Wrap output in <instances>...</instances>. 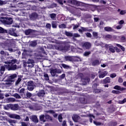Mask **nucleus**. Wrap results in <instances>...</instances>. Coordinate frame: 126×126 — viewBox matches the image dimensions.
I'll return each instance as SVG.
<instances>
[{
    "label": "nucleus",
    "instance_id": "nucleus-61",
    "mask_svg": "<svg viewBox=\"0 0 126 126\" xmlns=\"http://www.w3.org/2000/svg\"><path fill=\"white\" fill-rule=\"evenodd\" d=\"M9 33L10 34V35H13L14 36H15V33H14V32H11V30H9Z\"/></svg>",
    "mask_w": 126,
    "mask_h": 126
},
{
    "label": "nucleus",
    "instance_id": "nucleus-28",
    "mask_svg": "<svg viewBox=\"0 0 126 126\" xmlns=\"http://www.w3.org/2000/svg\"><path fill=\"white\" fill-rule=\"evenodd\" d=\"M4 109H5V110H9V109H11V104H9L4 106Z\"/></svg>",
    "mask_w": 126,
    "mask_h": 126
},
{
    "label": "nucleus",
    "instance_id": "nucleus-38",
    "mask_svg": "<svg viewBox=\"0 0 126 126\" xmlns=\"http://www.w3.org/2000/svg\"><path fill=\"white\" fill-rule=\"evenodd\" d=\"M58 120H59V122H63V116H62V115H59Z\"/></svg>",
    "mask_w": 126,
    "mask_h": 126
},
{
    "label": "nucleus",
    "instance_id": "nucleus-35",
    "mask_svg": "<svg viewBox=\"0 0 126 126\" xmlns=\"http://www.w3.org/2000/svg\"><path fill=\"white\" fill-rule=\"evenodd\" d=\"M73 39H74V38H77L78 37H80V35H79V34L78 33H74L73 34Z\"/></svg>",
    "mask_w": 126,
    "mask_h": 126
},
{
    "label": "nucleus",
    "instance_id": "nucleus-1",
    "mask_svg": "<svg viewBox=\"0 0 126 126\" xmlns=\"http://www.w3.org/2000/svg\"><path fill=\"white\" fill-rule=\"evenodd\" d=\"M15 63H16V60H11V62H5L4 63H5L6 65L1 66L0 72L1 74L3 73V71L5 70V68H7L8 70H15L17 68V65L14 64Z\"/></svg>",
    "mask_w": 126,
    "mask_h": 126
},
{
    "label": "nucleus",
    "instance_id": "nucleus-8",
    "mask_svg": "<svg viewBox=\"0 0 126 126\" xmlns=\"http://www.w3.org/2000/svg\"><path fill=\"white\" fill-rule=\"evenodd\" d=\"M5 49L6 50H8L10 53H12V52H14L13 49H12V48L11 47V44L8 43L6 44L5 46Z\"/></svg>",
    "mask_w": 126,
    "mask_h": 126
},
{
    "label": "nucleus",
    "instance_id": "nucleus-53",
    "mask_svg": "<svg viewBox=\"0 0 126 126\" xmlns=\"http://www.w3.org/2000/svg\"><path fill=\"white\" fill-rule=\"evenodd\" d=\"M5 32V30H3L2 28L0 27V33H4Z\"/></svg>",
    "mask_w": 126,
    "mask_h": 126
},
{
    "label": "nucleus",
    "instance_id": "nucleus-56",
    "mask_svg": "<svg viewBox=\"0 0 126 126\" xmlns=\"http://www.w3.org/2000/svg\"><path fill=\"white\" fill-rule=\"evenodd\" d=\"M124 23H125V21H124V20H121L119 22V24H120V25H123V24H124Z\"/></svg>",
    "mask_w": 126,
    "mask_h": 126
},
{
    "label": "nucleus",
    "instance_id": "nucleus-44",
    "mask_svg": "<svg viewBox=\"0 0 126 126\" xmlns=\"http://www.w3.org/2000/svg\"><path fill=\"white\" fill-rule=\"evenodd\" d=\"M91 54V52L90 51L89 52H85L84 56H85V57L87 56H89V55H90Z\"/></svg>",
    "mask_w": 126,
    "mask_h": 126
},
{
    "label": "nucleus",
    "instance_id": "nucleus-14",
    "mask_svg": "<svg viewBox=\"0 0 126 126\" xmlns=\"http://www.w3.org/2000/svg\"><path fill=\"white\" fill-rule=\"evenodd\" d=\"M108 74V72L104 71L101 72L100 74L99 75V78H104Z\"/></svg>",
    "mask_w": 126,
    "mask_h": 126
},
{
    "label": "nucleus",
    "instance_id": "nucleus-2",
    "mask_svg": "<svg viewBox=\"0 0 126 126\" xmlns=\"http://www.w3.org/2000/svg\"><path fill=\"white\" fill-rule=\"evenodd\" d=\"M35 87H36V85L35 84V83L33 82V81H31L28 82V89L29 91H33Z\"/></svg>",
    "mask_w": 126,
    "mask_h": 126
},
{
    "label": "nucleus",
    "instance_id": "nucleus-50",
    "mask_svg": "<svg viewBox=\"0 0 126 126\" xmlns=\"http://www.w3.org/2000/svg\"><path fill=\"white\" fill-rule=\"evenodd\" d=\"M65 25L63 24L59 25V28H65Z\"/></svg>",
    "mask_w": 126,
    "mask_h": 126
},
{
    "label": "nucleus",
    "instance_id": "nucleus-27",
    "mask_svg": "<svg viewBox=\"0 0 126 126\" xmlns=\"http://www.w3.org/2000/svg\"><path fill=\"white\" fill-rule=\"evenodd\" d=\"M100 64V62L98 60H94L92 63L93 65H98V64Z\"/></svg>",
    "mask_w": 126,
    "mask_h": 126
},
{
    "label": "nucleus",
    "instance_id": "nucleus-17",
    "mask_svg": "<svg viewBox=\"0 0 126 126\" xmlns=\"http://www.w3.org/2000/svg\"><path fill=\"white\" fill-rule=\"evenodd\" d=\"M57 73H59V72H58V70L57 69H53L51 71L52 76H56V74H57Z\"/></svg>",
    "mask_w": 126,
    "mask_h": 126
},
{
    "label": "nucleus",
    "instance_id": "nucleus-15",
    "mask_svg": "<svg viewBox=\"0 0 126 126\" xmlns=\"http://www.w3.org/2000/svg\"><path fill=\"white\" fill-rule=\"evenodd\" d=\"M72 119L74 122H75V123H77V122H78V120H79L80 118L79 117V116H78V115H73V116L72 117Z\"/></svg>",
    "mask_w": 126,
    "mask_h": 126
},
{
    "label": "nucleus",
    "instance_id": "nucleus-16",
    "mask_svg": "<svg viewBox=\"0 0 126 126\" xmlns=\"http://www.w3.org/2000/svg\"><path fill=\"white\" fill-rule=\"evenodd\" d=\"M114 89H116L117 90H120V91H123L124 90H125V88H121L120 86H115L114 87Z\"/></svg>",
    "mask_w": 126,
    "mask_h": 126
},
{
    "label": "nucleus",
    "instance_id": "nucleus-22",
    "mask_svg": "<svg viewBox=\"0 0 126 126\" xmlns=\"http://www.w3.org/2000/svg\"><path fill=\"white\" fill-rule=\"evenodd\" d=\"M44 95H45V91L44 90H41L38 93V96L39 97L43 96Z\"/></svg>",
    "mask_w": 126,
    "mask_h": 126
},
{
    "label": "nucleus",
    "instance_id": "nucleus-23",
    "mask_svg": "<svg viewBox=\"0 0 126 126\" xmlns=\"http://www.w3.org/2000/svg\"><path fill=\"white\" fill-rule=\"evenodd\" d=\"M104 30L107 32H111L113 31V29L110 27H106L104 28Z\"/></svg>",
    "mask_w": 126,
    "mask_h": 126
},
{
    "label": "nucleus",
    "instance_id": "nucleus-46",
    "mask_svg": "<svg viewBox=\"0 0 126 126\" xmlns=\"http://www.w3.org/2000/svg\"><path fill=\"white\" fill-rule=\"evenodd\" d=\"M15 97L17 98V99H20L21 98V96L18 94H15Z\"/></svg>",
    "mask_w": 126,
    "mask_h": 126
},
{
    "label": "nucleus",
    "instance_id": "nucleus-13",
    "mask_svg": "<svg viewBox=\"0 0 126 126\" xmlns=\"http://www.w3.org/2000/svg\"><path fill=\"white\" fill-rule=\"evenodd\" d=\"M30 17L32 20H34L38 17V14L36 13H32L30 16Z\"/></svg>",
    "mask_w": 126,
    "mask_h": 126
},
{
    "label": "nucleus",
    "instance_id": "nucleus-60",
    "mask_svg": "<svg viewBox=\"0 0 126 126\" xmlns=\"http://www.w3.org/2000/svg\"><path fill=\"white\" fill-rule=\"evenodd\" d=\"M62 66L64 68H68V66L64 64H62Z\"/></svg>",
    "mask_w": 126,
    "mask_h": 126
},
{
    "label": "nucleus",
    "instance_id": "nucleus-58",
    "mask_svg": "<svg viewBox=\"0 0 126 126\" xmlns=\"http://www.w3.org/2000/svg\"><path fill=\"white\" fill-rule=\"evenodd\" d=\"M46 28H49V29H51V24H47L46 25Z\"/></svg>",
    "mask_w": 126,
    "mask_h": 126
},
{
    "label": "nucleus",
    "instance_id": "nucleus-54",
    "mask_svg": "<svg viewBox=\"0 0 126 126\" xmlns=\"http://www.w3.org/2000/svg\"><path fill=\"white\" fill-rule=\"evenodd\" d=\"M112 93L114 94H119L120 93V92L118 91L113 90L112 91Z\"/></svg>",
    "mask_w": 126,
    "mask_h": 126
},
{
    "label": "nucleus",
    "instance_id": "nucleus-19",
    "mask_svg": "<svg viewBox=\"0 0 126 126\" xmlns=\"http://www.w3.org/2000/svg\"><path fill=\"white\" fill-rule=\"evenodd\" d=\"M49 16L52 20H55L56 17H57V14L55 13H52L49 15Z\"/></svg>",
    "mask_w": 126,
    "mask_h": 126
},
{
    "label": "nucleus",
    "instance_id": "nucleus-41",
    "mask_svg": "<svg viewBox=\"0 0 126 126\" xmlns=\"http://www.w3.org/2000/svg\"><path fill=\"white\" fill-rule=\"evenodd\" d=\"M20 81H21V78H18V80L16 82V85H18L20 83Z\"/></svg>",
    "mask_w": 126,
    "mask_h": 126
},
{
    "label": "nucleus",
    "instance_id": "nucleus-30",
    "mask_svg": "<svg viewBox=\"0 0 126 126\" xmlns=\"http://www.w3.org/2000/svg\"><path fill=\"white\" fill-rule=\"evenodd\" d=\"M30 46H31V47H35L37 46V42L36 41H32L31 42Z\"/></svg>",
    "mask_w": 126,
    "mask_h": 126
},
{
    "label": "nucleus",
    "instance_id": "nucleus-9",
    "mask_svg": "<svg viewBox=\"0 0 126 126\" xmlns=\"http://www.w3.org/2000/svg\"><path fill=\"white\" fill-rule=\"evenodd\" d=\"M30 119L32 120V121L33 123H35V124H37L39 122L38 118L35 115L31 116Z\"/></svg>",
    "mask_w": 126,
    "mask_h": 126
},
{
    "label": "nucleus",
    "instance_id": "nucleus-11",
    "mask_svg": "<svg viewBox=\"0 0 126 126\" xmlns=\"http://www.w3.org/2000/svg\"><path fill=\"white\" fill-rule=\"evenodd\" d=\"M19 109L18 104H11V110L13 111H17Z\"/></svg>",
    "mask_w": 126,
    "mask_h": 126
},
{
    "label": "nucleus",
    "instance_id": "nucleus-64",
    "mask_svg": "<svg viewBox=\"0 0 126 126\" xmlns=\"http://www.w3.org/2000/svg\"><path fill=\"white\" fill-rule=\"evenodd\" d=\"M62 126H66V122L65 121H63Z\"/></svg>",
    "mask_w": 126,
    "mask_h": 126
},
{
    "label": "nucleus",
    "instance_id": "nucleus-36",
    "mask_svg": "<svg viewBox=\"0 0 126 126\" xmlns=\"http://www.w3.org/2000/svg\"><path fill=\"white\" fill-rule=\"evenodd\" d=\"M9 123L11 124V126H13V124H16V121H15V120H12L9 121Z\"/></svg>",
    "mask_w": 126,
    "mask_h": 126
},
{
    "label": "nucleus",
    "instance_id": "nucleus-10",
    "mask_svg": "<svg viewBox=\"0 0 126 126\" xmlns=\"http://www.w3.org/2000/svg\"><path fill=\"white\" fill-rule=\"evenodd\" d=\"M9 117L11 119H16L17 120H20L21 119L20 116L16 114H10Z\"/></svg>",
    "mask_w": 126,
    "mask_h": 126
},
{
    "label": "nucleus",
    "instance_id": "nucleus-34",
    "mask_svg": "<svg viewBox=\"0 0 126 126\" xmlns=\"http://www.w3.org/2000/svg\"><path fill=\"white\" fill-rule=\"evenodd\" d=\"M7 3V1L5 0V1H2L1 0H0V5H2L3 4H5Z\"/></svg>",
    "mask_w": 126,
    "mask_h": 126
},
{
    "label": "nucleus",
    "instance_id": "nucleus-39",
    "mask_svg": "<svg viewBox=\"0 0 126 126\" xmlns=\"http://www.w3.org/2000/svg\"><path fill=\"white\" fill-rule=\"evenodd\" d=\"M126 102V98H124L123 100H119V104H124Z\"/></svg>",
    "mask_w": 126,
    "mask_h": 126
},
{
    "label": "nucleus",
    "instance_id": "nucleus-25",
    "mask_svg": "<svg viewBox=\"0 0 126 126\" xmlns=\"http://www.w3.org/2000/svg\"><path fill=\"white\" fill-rule=\"evenodd\" d=\"M88 31V29L87 28H83V27H81V29H79L78 30L79 32H80V33H81L82 32H85L86 31Z\"/></svg>",
    "mask_w": 126,
    "mask_h": 126
},
{
    "label": "nucleus",
    "instance_id": "nucleus-47",
    "mask_svg": "<svg viewBox=\"0 0 126 126\" xmlns=\"http://www.w3.org/2000/svg\"><path fill=\"white\" fill-rule=\"evenodd\" d=\"M123 28V26L122 25H118L116 26V29H118V30H120V29H122Z\"/></svg>",
    "mask_w": 126,
    "mask_h": 126
},
{
    "label": "nucleus",
    "instance_id": "nucleus-48",
    "mask_svg": "<svg viewBox=\"0 0 126 126\" xmlns=\"http://www.w3.org/2000/svg\"><path fill=\"white\" fill-rule=\"evenodd\" d=\"M73 29L74 30L76 29V28H78L79 27V25H73Z\"/></svg>",
    "mask_w": 126,
    "mask_h": 126
},
{
    "label": "nucleus",
    "instance_id": "nucleus-42",
    "mask_svg": "<svg viewBox=\"0 0 126 126\" xmlns=\"http://www.w3.org/2000/svg\"><path fill=\"white\" fill-rule=\"evenodd\" d=\"M126 10H121L120 12V14H121V15H124V14H126Z\"/></svg>",
    "mask_w": 126,
    "mask_h": 126
},
{
    "label": "nucleus",
    "instance_id": "nucleus-24",
    "mask_svg": "<svg viewBox=\"0 0 126 126\" xmlns=\"http://www.w3.org/2000/svg\"><path fill=\"white\" fill-rule=\"evenodd\" d=\"M109 51L111 52V53H115V47H114L112 45H109Z\"/></svg>",
    "mask_w": 126,
    "mask_h": 126
},
{
    "label": "nucleus",
    "instance_id": "nucleus-29",
    "mask_svg": "<svg viewBox=\"0 0 126 126\" xmlns=\"http://www.w3.org/2000/svg\"><path fill=\"white\" fill-rule=\"evenodd\" d=\"M104 83H110V77H107L103 80Z\"/></svg>",
    "mask_w": 126,
    "mask_h": 126
},
{
    "label": "nucleus",
    "instance_id": "nucleus-57",
    "mask_svg": "<svg viewBox=\"0 0 126 126\" xmlns=\"http://www.w3.org/2000/svg\"><path fill=\"white\" fill-rule=\"evenodd\" d=\"M94 125H95L96 126H100L101 125V123L100 122H94Z\"/></svg>",
    "mask_w": 126,
    "mask_h": 126
},
{
    "label": "nucleus",
    "instance_id": "nucleus-52",
    "mask_svg": "<svg viewBox=\"0 0 126 126\" xmlns=\"http://www.w3.org/2000/svg\"><path fill=\"white\" fill-rule=\"evenodd\" d=\"M44 76L46 80H49V75H48V74H45Z\"/></svg>",
    "mask_w": 126,
    "mask_h": 126
},
{
    "label": "nucleus",
    "instance_id": "nucleus-4",
    "mask_svg": "<svg viewBox=\"0 0 126 126\" xmlns=\"http://www.w3.org/2000/svg\"><path fill=\"white\" fill-rule=\"evenodd\" d=\"M83 74H79V76H81V80L82 82H83V85H86L87 83H89V81H90V79L89 78H86V79H83L81 76H83Z\"/></svg>",
    "mask_w": 126,
    "mask_h": 126
},
{
    "label": "nucleus",
    "instance_id": "nucleus-40",
    "mask_svg": "<svg viewBox=\"0 0 126 126\" xmlns=\"http://www.w3.org/2000/svg\"><path fill=\"white\" fill-rule=\"evenodd\" d=\"M116 46H117V47H119V48H121V49L122 50V51H123V52H124L125 48L124 47L122 46L121 45H120L119 44H117Z\"/></svg>",
    "mask_w": 126,
    "mask_h": 126
},
{
    "label": "nucleus",
    "instance_id": "nucleus-51",
    "mask_svg": "<svg viewBox=\"0 0 126 126\" xmlns=\"http://www.w3.org/2000/svg\"><path fill=\"white\" fill-rule=\"evenodd\" d=\"M26 95H27V97H28V98H30V97H31V96H32V94L30 93H27Z\"/></svg>",
    "mask_w": 126,
    "mask_h": 126
},
{
    "label": "nucleus",
    "instance_id": "nucleus-63",
    "mask_svg": "<svg viewBox=\"0 0 126 126\" xmlns=\"http://www.w3.org/2000/svg\"><path fill=\"white\" fill-rule=\"evenodd\" d=\"M117 126V122H112L110 126Z\"/></svg>",
    "mask_w": 126,
    "mask_h": 126
},
{
    "label": "nucleus",
    "instance_id": "nucleus-12",
    "mask_svg": "<svg viewBox=\"0 0 126 126\" xmlns=\"http://www.w3.org/2000/svg\"><path fill=\"white\" fill-rule=\"evenodd\" d=\"M84 49H89L91 47V44L89 42H85L83 45Z\"/></svg>",
    "mask_w": 126,
    "mask_h": 126
},
{
    "label": "nucleus",
    "instance_id": "nucleus-26",
    "mask_svg": "<svg viewBox=\"0 0 126 126\" xmlns=\"http://www.w3.org/2000/svg\"><path fill=\"white\" fill-rule=\"evenodd\" d=\"M47 113H50V114H54L53 116L54 118H57L58 117V114H55V111H54V110H49L47 111Z\"/></svg>",
    "mask_w": 126,
    "mask_h": 126
},
{
    "label": "nucleus",
    "instance_id": "nucleus-37",
    "mask_svg": "<svg viewBox=\"0 0 126 126\" xmlns=\"http://www.w3.org/2000/svg\"><path fill=\"white\" fill-rule=\"evenodd\" d=\"M52 26L53 28H57V23H56V22H53L52 23Z\"/></svg>",
    "mask_w": 126,
    "mask_h": 126
},
{
    "label": "nucleus",
    "instance_id": "nucleus-43",
    "mask_svg": "<svg viewBox=\"0 0 126 126\" xmlns=\"http://www.w3.org/2000/svg\"><path fill=\"white\" fill-rule=\"evenodd\" d=\"M23 120L25 122H29V118L27 116H25Z\"/></svg>",
    "mask_w": 126,
    "mask_h": 126
},
{
    "label": "nucleus",
    "instance_id": "nucleus-3",
    "mask_svg": "<svg viewBox=\"0 0 126 126\" xmlns=\"http://www.w3.org/2000/svg\"><path fill=\"white\" fill-rule=\"evenodd\" d=\"M17 75L16 74H13L11 75L10 76L8 77L9 82H6L5 84H11V83L14 81L13 79L16 78Z\"/></svg>",
    "mask_w": 126,
    "mask_h": 126
},
{
    "label": "nucleus",
    "instance_id": "nucleus-32",
    "mask_svg": "<svg viewBox=\"0 0 126 126\" xmlns=\"http://www.w3.org/2000/svg\"><path fill=\"white\" fill-rule=\"evenodd\" d=\"M32 32V31L31 30H28L25 31V34L26 35H30Z\"/></svg>",
    "mask_w": 126,
    "mask_h": 126
},
{
    "label": "nucleus",
    "instance_id": "nucleus-33",
    "mask_svg": "<svg viewBox=\"0 0 126 126\" xmlns=\"http://www.w3.org/2000/svg\"><path fill=\"white\" fill-rule=\"evenodd\" d=\"M6 21H9V22L8 23H6V24H12V18H9V19H7Z\"/></svg>",
    "mask_w": 126,
    "mask_h": 126
},
{
    "label": "nucleus",
    "instance_id": "nucleus-45",
    "mask_svg": "<svg viewBox=\"0 0 126 126\" xmlns=\"http://www.w3.org/2000/svg\"><path fill=\"white\" fill-rule=\"evenodd\" d=\"M44 117L46 120H52V118H51V116L48 115H46Z\"/></svg>",
    "mask_w": 126,
    "mask_h": 126
},
{
    "label": "nucleus",
    "instance_id": "nucleus-55",
    "mask_svg": "<svg viewBox=\"0 0 126 126\" xmlns=\"http://www.w3.org/2000/svg\"><path fill=\"white\" fill-rule=\"evenodd\" d=\"M21 126H28V125H27V123H26L25 122H22Z\"/></svg>",
    "mask_w": 126,
    "mask_h": 126
},
{
    "label": "nucleus",
    "instance_id": "nucleus-21",
    "mask_svg": "<svg viewBox=\"0 0 126 126\" xmlns=\"http://www.w3.org/2000/svg\"><path fill=\"white\" fill-rule=\"evenodd\" d=\"M39 118L40 121H41V122H43V123H46V119H45V115H41L40 116Z\"/></svg>",
    "mask_w": 126,
    "mask_h": 126
},
{
    "label": "nucleus",
    "instance_id": "nucleus-49",
    "mask_svg": "<svg viewBox=\"0 0 126 126\" xmlns=\"http://www.w3.org/2000/svg\"><path fill=\"white\" fill-rule=\"evenodd\" d=\"M117 76V74L116 73H112L110 74V77L112 78H114V77H116Z\"/></svg>",
    "mask_w": 126,
    "mask_h": 126
},
{
    "label": "nucleus",
    "instance_id": "nucleus-6",
    "mask_svg": "<svg viewBox=\"0 0 126 126\" xmlns=\"http://www.w3.org/2000/svg\"><path fill=\"white\" fill-rule=\"evenodd\" d=\"M56 49H57V50H59V51H62V52H67V51L69 50V47L65 46L64 47H63L62 46H60L56 48Z\"/></svg>",
    "mask_w": 126,
    "mask_h": 126
},
{
    "label": "nucleus",
    "instance_id": "nucleus-20",
    "mask_svg": "<svg viewBox=\"0 0 126 126\" xmlns=\"http://www.w3.org/2000/svg\"><path fill=\"white\" fill-rule=\"evenodd\" d=\"M74 2L75 4L77 5V6H82L83 5V3H82V2L75 0Z\"/></svg>",
    "mask_w": 126,
    "mask_h": 126
},
{
    "label": "nucleus",
    "instance_id": "nucleus-7",
    "mask_svg": "<svg viewBox=\"0 0 126 126\" xmlns=\"http://www.w3.org/2000/svg\"><path fill=\"white\" fill-rule=\"evenodd\" d=\"M27 63L28 64V66H29V67H33L35 64L34 60L32 59H29L27 62Z\"/></svg>",
    "mask_w": 126,
    "mask_h": 126
},
{
    "label": "nucleus",
    "instance_id": "nucleus-5",
    "mask_svg": "<svg viewBox=\"0 0 126 126\" xmlns=\"http://www.w3.org/2000/svg\"><path fill=\"white\" fill-rule=\"evenodd\" d=\"M73 58L77 59V61H80V58L77 56H75V57L65 56V61H69L70 62H71V61L73 60Z\"/></svg>",
    "mask_w": 126,
    "mask_h": 126
},
{
    "label": "nucleus",
    "instance_id": "nucleus-18",
    "mask_svg": "<svg viewBox=\"0 0 126 126\" xmlns=\"http://www.w3.org/2000/svg\"><path fill=\"white\" fill-rule=\"evenodd\" d=\"M14 101H15V99L13 98H9L6 99V102H7V103H12L14 102Z\"/></svg>",
    "mask_w": 126,
    "mask_h": 126
},
{
    "label": "nucleus",
    "instance_id": "nucleus-62",
    "mask_svg": "<svg viewBox=\"0 0 126 126\" xmlns=\"http://www.w3.org/2000/svg\"><path fill=\"white\" fill-rule=\"evenodd\" d=\"M77 51L79 52V53H83V50L82 49L78 48Z\"/></svg>",
    "mask_w": 126,
    "mask_h": 126
},
{
    "label": "nucleus",
    "instance_id": "nucleus-59",
    "mask_svg": "<svg viewBox=\"0 0 126 126\" xmlns=\"http://www.w3.org/2000/svg\"><path fill=\"white\" fill-rule=\"evenodd\" d=\"M121 40H122V42H126V37L122 36L121 37Z\"/></svg>",
    "mask_w": 126,
    "mask_h": 126
},
{
    "label": "nucleus",
    "instance_id": "nucleus-31",
    "mask_svg": "<svg viewBox=\"0 0 126 126\" xmlns=\"http://www.w3.org/2000/svg\"><path fill=\"white\" fill-rule=\"evenodd\" d=\"M65 35H66L68 37H72V36H73L72 33L67 32H65Z\"/></svg>",
    "mask_w": 126,
    "mask_h": 126
}]
</instances>
